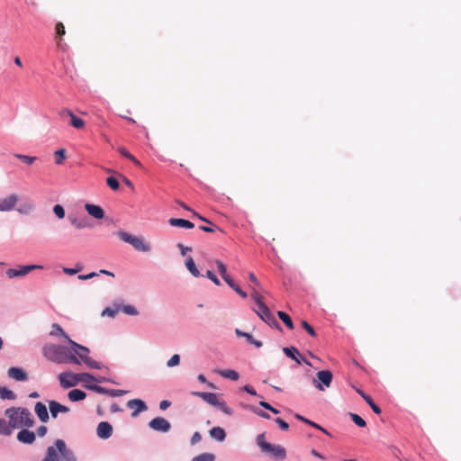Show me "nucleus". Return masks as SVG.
<instances>
[{"label":"nucleus","mask_w":461,"mask_h":461,"mask_svg":"<svg viewBox=\"0 0 461 461\" xmlns=\"http://www.w3.org/2000/svg\"><path fill=\"white\" fill-rule=\"evenodd\" d=\"M177 247L180 249L181 250V254L183 256H185V254L188 252V251H192V248L190 247H185L182 243H178L177 244Z\"/></svg>","instance_id":"nucleus-61"},{"label":"nucleus","mask_w":461,"mask_h":461,"mask_svg":"<svg viewBox=\"0 0 461 461\" xmlns=\"http://www.w3.org/2000/svg\"><path fill=\"white\" fill-rule=\"evenodd\" d=\"M258 308V309L255 312L263 321L267 323L272 328H276L279 330H282L280 324L277 322L275 316L272 314L269 308L266 304H261V306Z\"/></svg>","instance_id":"nucleus-7"},{"label":"nucleus","mask_w":461,"mask_h":461,"mask_svg":"<svg viewBox=\"0 0 461 461\" xmlns=\"http://www.w3.org/2000/svg\"><path fill=\"white\" fill-rule=\"evenodd\" d=\"M332 378L333 375L330 370L319 371L316 378L313 379V384L319 391H324L330 386Z\"/></svg>","instance_id":"nucleus-6"},{"label":"nucleus","mask_w":461,"mask_h":461,"mask_svg":"<svg viewBox=\"0 0 461 461\" xmlns=\"http://www.w3.org/2000/svg\"><path fill=\"white\" fill-rule=\"evenodd\" d=\"M34 411L41 422H47L50 419L47 407L41 402L35 403Z\"/></svg>","instance_id":"nucleus-18"},{"label":"nucleus","mask_w":461,"mask_h":461,"mask_svg":"<svg viewBox=\"0 0 461 461\" xmlns=\"http://www.w3.org/2000/svg\"><path fill=\"white\" fill-rule=\"evenodd\" d=\"M0 398L2 400H14L16 394L12 390L0 386Z\"/></svg>","instance_id":"nucleus-31"},{"label":"nucleus","mask_w":461,"mask_h":461,"mask_svg":"<svg viewBox=\"0 0 461 461\" xmlns=\"http://www.w3.org/2000/svg\"><path fill=\"white\" fill-rule=\"evenodd\" d=\"M233 290L240 294L242 298H247V293H245L238 285L233 288Z\"/></svg>","instance_id":"nucleus-63"},{"label":"nucleus","mask_w":461,"mask_h":461,"mask_svg":"<svg viewBox=\"0 0 461 461\" xmlns=\"http://www.w3.org/2000/svg\"><path fill=\"white\" fill-rule=\"evenodd\" d=\"M118 237L124 242L131 244L138 251L149 252L150 250V246L142 238L131 235L122 230L118 232Z\"/></svg>","instance_id":"nucleus-5"},{"label":"nucleus","mask_w":461,"mask_h":461,"mask_svg":"<svg viewBox=\"0 0 461 461\" xmlns=\"http://www.w3.org/2000/svg\"><path fill=\"white\" fill-rule=\"evenodd\" d=\"M294 417H295L297 420H301V421H303V422H304V423H306V424H308V425H310V426H312V427H313V428H315V429H319V430L322 431L323 433H325V434H327V435H330V433H329V432H328L324 428H322V427H321V426H320L319 424H317V423H315V422H313V421H312V420H308V419H306V418L303 417L302 415H300V414H295V415H294Z\"/></svg>","instance_id":"nucleus-30"},{"label":"nucleus","mask_w":461,"mask_h":461,"mask_svg":"<svg viewBox=\"0 0 461 461\" xmlns=\"http://www.w3.org/2000/svg\"><path fill=\"white\" fill-rule=\"evenodd\" d=\"M217 406H219L220 410L224 412L225 414L227 415H232L233 414V410L231 408H230L225 402H219V404H217Z\"/></svg>","instance_id":"nucleus-50"},{"label":"nucleus","mask_w":461,"mask_h":461,"mask_svg":"<svg viewBox=\"0 0 461 461\" xmlns=\"http://www.w3.org/2000/svg\"><path fill=\"white\" fill-rule=\"evenodd\" d=\"M14 157L28 165H32L37 159L36 157L27 156V155H23V154H14Z\"/></svg>","instance_id":"nucleus-42"},{"label":"nucleus","mask_w":461,"mask_h":461,"mask_svg":"<svg viewBox=\"0 0 461 461\" xmlns=\"http://www.w3.org/2000/svg\"><path fill=\"white\" fill-rule=\"evenodd\" d=\"M185 267L194 276L198 277L200 276V272L197 269L195 263L192 258H188L186 259Z\"/></svg>","instance_id":"nucleus-32"},{"label":"nucleus","mask_w":461,"mask_h":461,"mask_svg":"<svg viewBox=\"0 0 461 461\" xmlns=\"http://www.w3.org/2000/svg\"><path fill=\"white\" fill-rule=\"evenodd\" d=\"M118 151L120 152L121 155L132 161L136 166L141 167V163L133 155H131L124 147H120L118 149Z\"/></svg>","instance_id":"nucleus-35"},{"label":"nucleus","mask_w":461,"mask_h":461,"mask_svg":"<svg viewBox=\"0 0 461 461\" xmlns=\"http://www.w3.org/2000/svg\"><path fill=\"white\" fill-rule=\"evenodd\" d=\"M77 374L71 372H63L59 375V380L61 387L70 388L74 387L78 384Z\"/></svg>","instance_id":"nucleus-10"},{"label":"nucleus","mask_w":461,"mask_h":461,"mask_svg":"<svg viewBox=\"0 0 461 461\" xmlns=\"http://www.w3.org/2000/svg\"><path fill=\"white\" fill-rule=\"evenodd\" d=\"M49 408H50V411L52 418H57V416L59 412H68L69 411L68 407L62 405L56 401H50L49 402Z\"/></svg>","instance_id":"nucleus-21"},{"label":"nucleus","mask_w":461,"mask_h":461,"mask_svg":"<svg viewBox=\"0 0 461 461\" xmlns=\"http://www.w3.org/2000/svg\"><path fill=\"white\" fill-rule=\"evenodd\" d=\"M179 363H180V356L178 354H175L167 361V366L168 367H174V366H178Z\"/></svg>","instance_id":"nucleus-48"},{"label":"nucleus","mask_w":461,"mask_h":461,"mask_svg":"<svg viewBox=\"0 0 461 461\" xmlns=\"http://www.w3.org/2000/svg\"><path fill=\"white\" fill-rule=\"evenodd\" d=\"M17 202L18 195L15 194H12L0 201V209H2V212L11 211L14 208Z\"/></svg>","instance_id":"nucleus-13"},{"label":"nucleus","mask_w":461,"mask_h":461,"mask_svg":"<svg viewBox=\"0 0 461 461\" xmlns=\"http://www.w3.org/2000/svg\"><path fill=\"white\" fill-rule=\"evenodd\" d=\"M68 350V348L56 344H46L42 348L44 357L57 364H64Z\"/></svg>","instance_id":"nucleus-3"},{"label":"nucleus","mask_w":461,"mask_h":461,"mask_svg":"<svg viewBox=\"0 0 461 461\" xmlns=\"http://www.w3.org/2000/svg\"><path fill=\"white\" fill-rule=\"evenodd\" d=\"M120 311V307H116L115 309H112V308H105L103 312H102V315L104 316V315H107L109 317H112L113 318L115 316V314Z\"/></svg>","instance_id":"nucleus-53"},{"label":"nucleus","mask_w":461,"mask_h":461,"mask_svg":"<svg viewBox=\"0 0 461 461\" xmlns=\"http://www.w3.org/2000/svg\"><path fill=\"white\" fill-rule=\"evenodd\" d=\"M68 343L72 346L75 354L90 368L99 369L101 365L95 360L89 357V348L82 346L72 339H68Z\"/></svg>","instance_id":"nucleus-4"},{"label":"nucleus","mask_w":461,"mask_h":461,"mask_svg":"<svg viewBox=\"0 0 461 461\" xmlns=\"http://www.w3.org/2000/svg\"><path fill=\"white\" fill-rule=\"evenodd\" d=\"M215 263H216V266L218 267V270H219L221 277H225V276L228 275L225 265L220 260H216Z\"/></svg>","instance_id":"nucleus-55"},{"label":"nucleus","mask_w":461,"mask_h":461,"mask_svg":"<svg viewBox=\"0 0 461 461\" xmlns=\"http://www.w3.org/2000/svg\"><path fill=\"white\" fill-rule=\"evenodd\" d=\"M85 209L87 212V213L95 219L101 220L104 217V212L103 208L100 207L99 205H95L93 203H86Z\"/></svg>","instance_id":"nucleus-16"},{"label":"nucleus","mask_w":461,"mask_h":461,"mask_svg":"<svg viewBox=\"0 0 461 461\" xmlns=\"http://www.w3.org/2000/svg\"><path fill=\"white\" fill-rule=\"evenodd\" d=\"M217 373L222 377L230 379L232 381H237L240 377L239 373L231 369L219 370Z\"/></svg>","instance_id":"nucleus-28"},{"label":"nucleus","mask_w":461,"mask_h":461,"mask_svg":"<svg viewBox=\"0 0 461 461\" xmlns=\"http://www.w3.org/2000/svg\"><path fill=\"white\" fill-rule=\"evenodd\" d=\"M222 279L233 289L236 286L235 282L230 277L229 275L222 277Z\"/></svg>","instance_id":"nucleus-64"},{"label":"nucleus","mask_w":461,"mask_h":461,"mask_svg":"<svg viewBox=\"0 0 461 461\" xmlns=\"http://www.w3.org/2000/svg\"><path fill=\"white\" fill-rule=\"evenodd\" d=\"M275 420L278 424V426L280 427L281 429H283V430H287L288 429L289 425H288V423L286 421H285L281 418H276Z\"/></svg>","instance_id":"nucleus-56"},{"label":"nucleus","mask_w":461,"mask_h":461,"mask_svg":"<svg viewBox=\"0 0 461 461\" xmlns=\"http://www.w3.org/2000/svg\"><path fill=\"white\" fill-rule=\"evenodd\" d=\"M14 428L11 425L10 421L8 420V423L4 420V423L0 426V434L5 436L11 435L13 429Z\"/></svg>","instance_id":"nucleus-38"},{"label":"nucleus","mask_w":461,"mask_h":461,"mask_svg":"<svg viewBox=\"0 0 461 461\" xmlns=\"http://www.w3.org/2000/svg\"><path fill=\"white\" fill-rule=\"evenodd\" d=\"M210 436L218 440V441H223L226 438L225 430L221 427H214L209 431Z\"/></svg>","instance_id":"nucleus-25"},{"label":"nucleus","mask_w":461,"mask_h":461,"mask_svg":"<svg viewBox=\"0 0 461 461\" xmlns=\"http://www.w3.org/2000/svg\"><path fill=\"white\" fill-rule=\"evenodd\" d=\"M70 222L77 229L81 230L89 226L88 221L86 218L69 217Z\"/></svg>","instance_id":"nucleus-27"},{"label":"nucleus","mask_w":461,"mask_h":461,"mask_svg":"<svg viewBox=\"0 0 461 461\" xmlns=\"http://www.w3.org/2000/svg\"><path fill=\"white\" fill-rule=\"evenodd\" d=\"M7 375L10 378L19 382H23L28 379L27 373L20 367H10L7 370Z\"/></svg>","instance_id":"nucleus-15"},{"label":"nucleus","mask_w":461,"mask_h":461,"mask_svg":"<svg viewBox=\"0 0 461 461\" xmlns=\"http://www.w3.org/2000/svg\"><path fill=\"white\" fill-rule=\"evenodd\" d=\"M251 297L254 302L257 303L258 307L261 306V304H265L263 302V296L256 290H253L251 293Z\"/></svg>","instance_id":"nucleus-45"},{"label":"nucleus","mask_w":461,"mask_h":461,"mask_svg":"<svg viewBox=\"0 0 461 461\" xmlns=\"http://www.w3.org/2000/svg\"><path fill=\"white\" fill-rule=\"evenodd\" d=\"M47 427L46 426H40L38 429H37V435L39 437H44L47 433Z\"/></svg>","instance_id":"nucleus-62"},{"label":"nucleus","mask_w":461,"mask_h":461,"mask_svg":"<svg viewBox=\"0 0 461 461\" xmlns=\"http://www.w3.org/2000/svg\"><path fill=\"white\" fill-rule=\"evenodd\" d=\"M206 276L209 279H211L216 285H221L220 280L217 278V276L211 270H208L206 272Z\"/></svg>","instance_id":"nucleus-57"},{"label":"nucleus","mask_w":461,"mask_h":461,"mask_svg":"<svg viewBox=\"0 0 461 461\" xmlns=\"http://www.w3.org/2000/svg\"><path fill=\"white\" fill-rule=\"evenodd\" d=\"M283 351L284 353L285 354V356H287L288 357L294 359V361H296L297 364H301L302 361L304 362L307 366H311L312 364L307 360L305 359L304 357H303L298 349L294 347H290V348H283Z\"/></svg>","instance_id":"nucleus-12"},{"label":"nucleus","mask_w":461,"mask_h":461,"mask_svg":"<svg viewBox=\"0 0 461 461\" xmlns=\"http://www.w3.org/2000/svg\"><path fill=\"white\" fill-rule=\"evenodd\" d=\"M202 439V436L199 432H194V435L192 436V438H191V444L192 445H194L196 443H198L199 441H201Z\"/></svg>","instance_id":"nucleus-60"},{"label":"nucleus","mask_w":461,"mask_h":461,"mask_svg":"<svg viewBox=\"0 0 461 461\" xmlns=\"http://www.w3.org/2000/svg\"><path fill=\"white\" fill-rule=\"evenodd\" d=\"M36 436L33 431L23 429L17 434V439L23 444H32L35 441Z\"/></svg>","instance_id":"nucleus-17"},{"label":"nucleus","mask_w":461,"mask_h":461,"mask_svg":"<svg viewBox=\"0 0 461 461\" xmlns=\"http://www.w3.org/2000/svg\"><path fill=\"white\" fill-rule=\"evenodd\" d=\"M68 114L70 117V123L76 129H82L85 126V122L77 117L70 110L63 109L61 111V115Z\"/></svg>","instance_id":"nucleus-23"},{"label":"nucleus","mask_w":461,"mask_h":461,"mask_svg":"<svg viewBox=\"0 0 461 461\" xmlns=\"http://www.w3.org/2000/svg\"><path fill=\"white\" fill-rule=\"evenodd\" d=\"M55 29H56V39L59 40L58 44L59 45L62 36H64L66 33L65 26L61 22H59L56 24Z\"/></svg>","instance_id":"nucleus-39"},{"label":"nucleus","mask_w":461,"mask_h":461,"mask_svg":"<svg viewBox=\"0 0 461 461\" xmlns=\"http://www.w3.org/2000/svg\"><path fill=\"white\" fill-rule=\"evenodd\" d=\"M120 311H122L125 314L132 316L138 315L139 313L137 309L132 305H122L120 307Z\"/></svg>","instance_id":"nucleus-43"},{"label":"nucleus","mask_w":461,"mask_h":461,"mask_svg":"<svg viewBox=\"0 0 461 461\" xmlns=\"http://www.w3.org/2000/svg\"><path fill=\"white\" fill-rule=\"evenodd\" d=\"M68 397L71 402L82 401L86 397V393L79 389H73L68 393Z\"/></svg>","instance_id":"nucleus-26"},{"label":"nucleus","mask_w":461,"mask_h":461,"mask_svg":"<svg viewBox=\"0 0 461 461\" xmlns=\"http://www.w3.org/2000/svg\"><path fill=\"white\" fill-rule=\"evenodd\" d=\"M262 452L268 454L273 458L276 460H284L286 457L285 449L279 445L268 444L265 446V448L262 449Z\"/></svg>","instance_id":"nucleus-9"},{"label":"nucleus","mask_w":461,"mask_h":461,"mask_svg":"<svg viewBox=\"0 0 461 461\" xmlns=\"http://www.w3.org/2000/svg\"><path fill=\"white\" fill-rule=\"evenodd\" d=\"M5 415L8 418L11 425L15 428L27 427L34 425V419L32 412L23 407H11L5 410Z\"/></svg>","instance_id":"nucleus-1"},{"label":"nucleus","mask_w":461,"mask_h":461,"mask_svg":"<svg viewBox=\"0 0 461 461\" xmlns=\"http://www.w3.org/2000/svg\"><path fill=\"white\" fill-rule=\"evenodd\" d=\"M257 444L260 447V449H264L266 445L269 443L266 441L265 434L261 433L257 437Z\"/></svg>","instance_id":"nucleus-52"},{"label":"nucleus","mask_w":461,"mask_h":461,"mask_svg":"<svg viewBox=\"0 0 461 461\" xmlns=\"http://www.w3.org/2000/svg\"><path fill=\"white\" fill-rule=\"evenodd\" d=\"M78 383H89L93 381L101 382V380L95 379L92 375L88 373H80L77 375Z\"/></svg>","instance_id":"nucleus-36"},{"label":"nucleus","mask_w":461,"mask_h":461,"mask_svg":"<svg viewBox=\"0 0 461 461\" xmlns=\"http://www.w3.org/2000/svg\"><path fill=\"white\" fill-rule=\"evenodd\" d=\"M194 394L211 405L217 406V404H219V398L214 393L197 392L194 393Z\"/></svg>","instance_id":"nucleus-22"},{"label":"nucleus","mask_w":461,"mask_h":461,"mask_svg":"<svg viewBox=\"0 0 461 461\" xmlns=\"http://www.w3.org/2000/svg\"><path fill=\"white\" fill-rule=\"evenodd\" d=\"M252 411L254 413H256L257 415H258L259 417H262L264 419H270V416L268 413L263 411H260L257 408H252Z\"/></svg>","instance_id":"nucleus-58"},{"label":"nucleus","mask_w":461,"mask_h":461,"mask_svg":"<svg viewBox=\"0 0 461 461\" xmlns=\"http://www.w3.org/2000/svg\"><path fill=\"white\" fill-rule=\"evenodd\" d=\"M301 325L309 333L311 337H316V332L314 329L306 321H302Z\"/></svg>","instance_id":"nucleus-49"},{"label":"nucleus","mask_w":461,"mask_h":461,"mask_svg":"<svg viewBox=\"0 0 461 461\" xmlns=\"http://www.w3.org/2000/svg\"><path fill=\"white\" fill-rule=\"evenodd\" d=\"M87 387L95 391L96 393H105V394H108L113 397L122 396L126 393V391H123V390L105 389V388L98 386V385H92V386H87Z\"/></svg>","instance_id":"nucleus-20"},{"label":"nucleus","mask_w":461,"mask_h":461,"mask_svg":"<svg viewBox=\"0 0 461 461\" xmlns=\"http://www.w3.org/2000/svg\"><path fill=\"white\" fill-rule=\"evenodd\" d=\"M277 316L285 324V326L288 329H290V330L294 329V323L292 321V319L290 318V316L287 313H285V312H282V311H278Z\"/></svg>","instance_id":"nucleus-34"},{"label":"nucleus","mask_w":461,"mask_h":461,"mask_svg":"<svg viewBox=\"0 0 461 461\" xmlns=\"http://www.w3.org/2000/svg\"><path fill=\"white\" fill-rule=\"evenodd\" d=\"M168 223L174 227H181L186 229H193L194 227V223L190 221L177 218H170L168 220Z\"/></svg>","instance_id":"nucleus-24"},{"label":"nucleus","mask_w":461,"mask_h":461,"mask_svg":"<svg viewBox=\"0 0 461 461\" xmlns=\"http://www.w3.org/2000/svg\"><path fill=\"white\" fill-rule=\"evenodd\" d=\"M41 461H77V457L67 447L64 440L57 439L54 446L47 448L46 456Z\"/></svg>","instance_id":"nucleus-2"},{"label":"nucleus","mask_w":461,"mask_h":461,"mask_svg":"<svg viewBox=\"0 0 461 461\" xmlns=\"http://www.w3.org/2000/svg\"><path fill=\"white\" fill-rule=\"evenodd\" d=\"M53 212L59 219H63L65 217V210L60 204H56L53 207Z\"/></svg>","instance_id":"nucleus-51"},{"label":"nucleus","mask_w":461,"mask_h":461,"mask_svg":"<svg viewBox=\"0 0 461 461\" xmlns=\"http://www.w3.org/2000/svg\"><path fill=\"white\" fill-rule=\"evenodd\" d=\"M236 334L239 337H244L247 339L248 342L250 344L255 345L257 348L262 347V342L259 340L255 339L249 333L240 331V330H236Z\"/></svg>","instance_id":"nucleus-29"},{"label":"nucleus","mask_w":461,"mask_h":461,"mask_svg":"<svg viewBox=\"0 0 461 461\" xmlns=\"http://www.w3.org/2000/svg\"><path fill=\"white\" fill-rule=\"evenodd\" d=\"M64 363H71V364L79 365L80 361H79V357H77L75 352L72 353L70 351V349H68L67 354H66V357H65V359H64Z\"/></svg>","instance_id":"nucleus-37"},{"label":"nucleus","mask_w":461,"mask_h":461,"mask_svg":"<svg viewBox=\"0 0 461 461\" xmlns=\"http://www.w3.org/2000/svg\"><path fill=\"white\" fill-rule=\"evenodd\" d=\"M350 417L357 426L361 427V428L366 427V421L359 415L355 414V413H350Z\"/></svg>","instance_id":"nucleus-44"},{"label":"nucleus","mask_w":461,"mask_h":461,"mask_svg":"<svg viewBox=\"0 0 461 461\" xmlns=\"http://www.w3.org/2000/svg\"><path fill=\"white\" fill-rule=\"evenodd\" d=\"M34 209V204L31 201H27L23 203H22L18 208L17 211L22 214H29L31 212H32Z\"/></svg>","instance_id":"nucleus-33"},{"label":"nucleus","mask_w":461,"mask_h":461,"mask_svg":"<svg viewBox=\"0 0 461 461\" xmlns=\"http://www.w3.org/2000/svg\"><path fill=\"white\" fill-rule=\"evenodd\" d=\"M215 456L211 453H203L193 458V461H214Z\"/></svg>","instance_id":"nucleus-40"},{"label":"nucleus","mask_w":461,"mask_h":461,"mask_svg":"<svg viewBox=\"0 0 461 461\" xmlns=\"http://www.w3.org/2000/svg\"><path fill=\"white\" fill-rule=\"evenodd\" d=\"M200 230H202L204 232H214L216 230H220L217 226L213 224V226H200Z\"/></svg>","instance_id":"nucleus-59"},{"label":"nucleus","mask_w":461,"mask_h":461,"mask_svg":"<svg viewBox=\"0 0 461 461\" xmlns=\"http://www.w3.org/2000/svg\"><path fill=\"white\" fill-rule=\"evenodd\" d=\"M149 427L156 431L167 432L171 429V424L165 418L157 417L149 422Z\"/></svg>","instance_id":"nucleus-11"},{"label":"nucleus","mask_w":461,"mask_h":461,"mask_svg":"<svg viewBox=\"0 0 461 461\" xmlns=\"http://www.w3.org/2000/svg\"><path fill=\"white\" fill-rule=\"evenodd\" d=\"M65 149H60L59 150H57L55 152V157H56V163L58 165H60L63 163L64 159L66 158V155H65Z\"/></svg>","instance_id":"nucleus-47"},{"label":"nucleus","mask_w":461,"mask_h":461,"mask_svg":"<svg viewBox=\"0 0 461 461\" xmlns=\"http://www.w3.org/2000/svg\"><path fill=\"white\" fill-rule=\"evenodd\" d=\"M127 406L131 409L135 408V411L131 414L132 417H136L140 412L147 410V405L142 400L140 399L130 400L127 402Z\"/></svg>","instance_id":"nucleus-19"},{"label":"nucleus","mask_w":461,"mask_h":461,"mask_svg":"<svg viewBox=\"0 0 461 461\" xmlns=\"http://www.w3.org/2000/svg\"><path fill=\"white\" fill-rule=\"evenodd\" d=\"M106 184L113 191H116L119 189V182L115 177H113V176L108 177L106 179Z\"/></svg>","instance_id":"nucleus-46"},{"label":"nucleus","mask_w":461,"mask_h":461,"mask_svg":"<svg viewBox=\"0 0 461 461\" xmlns=\"http://www.w3.org/2000/svg\"><path fill=\"white\" fill-rule=\"evenodd\" d=\"M96 433L100 438L107 439L112 436L113 427L109 422L102 421L97 426Z\"/></svg>","instance_id":"nucleus-14"},{"label":"nucleus","mask_w":461,"mask_h":461,"mask_svg":"<svg viewBox=\"0 0 461 461\" xmlns=\"http://www.w3.org/2000/svg\"><path fill=\"white\" fill-rule=\"evenodd\" d=\"M364 400L365 402L370 406V408L373 410V411L376 414H380L381 413V408L375 404L373 401V399L371 398V396H364Z\"/></svg>","instance_id":"nucleus-41"},{"label":"nucleus","mask_w":461,"mask_h":461,"mask_svg":"<svg viewBox=\"0 0 461 461\" xmlns=\"http://www.w3.org/2000/svg\"><path fill=\"white\" fill-rule=\"evenodd\" d=\"M42 268H43V267L41 265L19 266L18 268L7 269L6 276L9 278H14V277L23 276L32 270L42 269Z\"/></svg>","instance_id":"nucleus-8"},{"label":"nucleus","mask_w":461,"mask_h":461,"mask_svg":"<svg viewBox=\"0 0 461 461\" xmlns=\"http://www.w3.org/2000/svg\"><path fill=\"white\" fill-rule=\"evenodd\" d=\"M52 328H53V330H56V332H57L58 334H59L60 336H62V337H63L64 339H66L68 341V339H69V337L68 336V334L63 330V329H62L59 324L54 323V324L52 325Z\"/></svg>","instance_id":"nucleus-54"}]
</instances>
